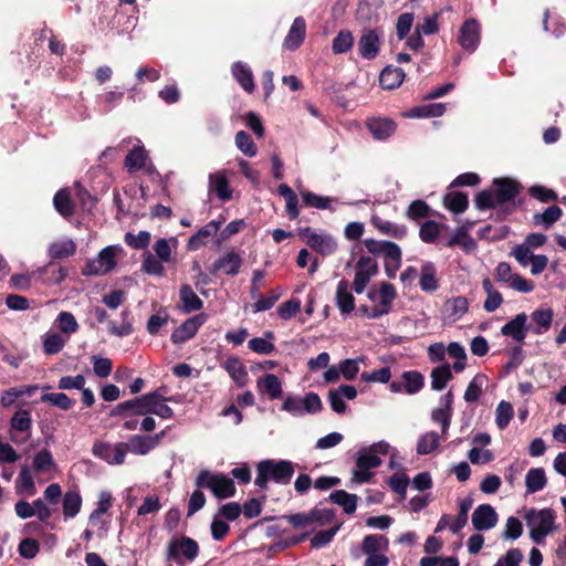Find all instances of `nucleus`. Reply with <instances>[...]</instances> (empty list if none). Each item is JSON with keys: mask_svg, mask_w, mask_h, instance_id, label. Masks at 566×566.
I'll return each instance as SVG.
<instances>
[{"mask_svg": "<svg viewBox=\"0 0 566 566\" xmlns=\"http://www.w3.org/2000/svg\"><path fill=\"white\" fill-rule=\"evenodd\" d=\"M53 203L55 210L64 218L71 217L74 213V205L67 189L59 190L53 198Z\"/></svg>", "mask_w": 566, "mask_h": 566, "instance_id": "a19ab883", "label": "nucleus"}, {"mask_svg": "<svg viewBox=\"0 0 566 566\" xmlns=\"http://www.w3.org/2000/svg\"><path fill=\"white\" fill-rule=\"evenodd\" d=\"M419 286L423 292L432 293L439 289V282L437 279V269L436 265L426 261L421 265Z\"/></svg>", "mask_w": 566, "mask_h": 566, "instance_id": "c85d7f7f", "label": "nucleus"}, {"mask_svg": "<svg viewBox=\"0 0 566 566\" xmlns=\"http://www.w3.org/2000/svg\"><path fill=\"white\" fill-rule=\"evenodd\" d=\"M363 243L370 254L384 256V259H395V255L398 256L400 250V247L392 241L365 239Z\"/></svg>", "mask_w": 566, "mask_h": 566, "instance_id": "412c9836", "label": "nucleus"}, {"mask_svg": "<svg viewBox=\"0 0 566 566\" xmlns=\"http://www.w3.org/2000/svg\"><path fill=\"white\" fill-rule=\"evenodd\" d=\"M480 41V25L475 19H467L460 28L459 43L469 51L473 52Z\"/></svg>", "mask_w": 566, "mask_h": 566, "instance_id": "dca6fc26", "label": "nucleus"}, {"mask_svg": "<svg viewBox=\"0 0 566 566\" xmlns=\"http://www.w3.org/2000/svg\"><path fill=\"white\" fill-rule=\"evenodd\" d=\"M306 34V22L303 17L294 19L287 35L284 39L283 46L290 51H295L304 42Z\"/></svg>", "mask_w": 566, "mask_h": 566, "instance_id": "5701e85b", "label": "nucleus"}, {"mask_svg": "<svg viewBox=\"0 0 566 566\" xmlns=\"http://www.w3.org/2000/svg\"><path fill=\"white\" fill-rule=\"evenodd\" d=\"M293 473L294 467L290 461L265 460L260 462L258 465V475L255 479V484L262 489L266 486L269 480L286 484L290 482Z\"/></svg>", "mask_w": 566, "mask_h": 566, "instance_id": "20e7f679", "label": "nucleus"}, {"mask_svg": "<svg viewBox=\"0 0 566 566\" xmlns=\"http://www.w3.org/2000/svg\"><path fill=\"white\" fill-rule=\"evenodd\" d=\"M235 145L244 155L249 157H253L256 155L258 147L252 140L251 136L244 130H240L237 133Z\"/></svg>", "mask_w": 566, "mask_h": 566, "instance_id": "4d7b16f0", "label": "nucleus"}, {"mask_svg": "<svg viewBox=\"0 0 566 566\" xmlns=\"http://www.w3.org/2000/svg\"><path fill=\"white\" fill-rule=\"evenodd\" d=\"M301 311V301L298 298H291L279 305L276 312L282 319H291L296 316Z\"/></svg>", "mask_w": 566, "mask_h": 566, "instance_id": "774afa93", "label": "nucleus"}, {"mask_svg": "<svg viewBox=\"0 0 566 566\" xmlns=\"http://www.w3.org/2000/svg\"><path fill=\"white\" fill-rule=\"evenodd\" d=\"M513 406L507 401H501L496 407L495 422L500 429H504L513 417Z\"/></svg>", "mask_w": 566, "mask_h": 566, "instance_id": "680f3d73", "label": "nucleus"}, {"mask_svg": "<svg viewBox=\"0 0 566 566\" xmlns=\"http://www.w3.org/2000/svg\"><path fill=\"white\" fill-rule=\"evenodd\" d=\"M547 478L544 469L533 468L525 475V485L527 493H536L545 488Z\"/></svg>", "mask_w": 566, "mask_h": 566, "instance_id": "f704fd0d", "label": "nucleus"}, {"mask_svg": "<svg viewBox=\"0 0 566 566\" xmlns=\"http://www.w3.org/2000/svg\"><path fill=\"white\" fill-rule=\"evenodd\" d=\"M443 206L455 214L463 213L469 207L468 195L462 191H450L443 196Z\"/></svg>", "mask_w": 566, "mask_h": 566, "instance_id": "2f4dec72", "label": "nucleus"}, {"mask_svg": "<svg viewBox=\"0 0 566 566\" xmlns=\"http://www.w3.org/2000/svg\"><path fill=\"white\" fill-rule=\"evenodd\" d=\"M378 273L377 261L368 255H361L355 264V277L353 290L361 294L370 282L371 277Z\"/></svg>", "mask_w": 566, "mask_h": 566, "instance_id": "1a4fd4ad", "label": "nucleus"}, {"mask_svg": "<svg viewBox=\"0 0 566 566\" xmlns=\"http://www.w3.org/2000/svg\"><path fill=\"white\" fill-rule=\"evenodd\" d=\"M205 323V316L202 314L195 315L186 319L179 327H177L171 334V342L175 344H181L192 338L198 332L199 327Z\"/></svg>", "mask_w": 566, "mask_h": 566, "instance_id": "a211bd4d", "label": "nucleus"}, {"mask_svg": "<svg viewBox=\"0 0 566 566\" xmlns=\"http://www.w3.org/2000/svg\"><path fill=\"white\" fill-rule=\"evenodd\" d=\"M119 245H108L98 252L96 259L87 260L81 273L84 276H102L112 272L116 265V255L122 252Z\"/></svg>", "mask_w": 566, "mask_h": 566, "instance_id": "0eeeda50", "label": "nucleus"}, {"mask_svg": "<svg viewBox=\"0 0 566 566\" xmlns=\"http://www.w3.org/2000/svg\"><path fill=\"white\" fill-rule=\"evenodd\" d=\"M199 553L197 542L187 536H174L167 545V560H172L178 565L187 562H193Z\"/></svg>", "mask_w": 566, "mask_h": 566, "instance_id": "6e6552de", "label": "nucleus"}, {"mask_svg": "<svg viewBox=\"0 0 566 566\" xmlns=\"http://www.w3.org/2000/svg\"><path fill=\"white\" fill-rule=\"evenodd\" d=\"M147 153L144 147H134L125 157L124 165L129 172H136L144 168Z\"/></svg>", "mask_w": 566, "mask_h": 566, "instance_id": "ea45409f", "label": "nucleus"}, {"mask_svg": "<svg viewBox=\"0 0 566 566\" xmlns=\"http://www.w3.org/2000/svg\"><path fill=\"white\" fill-rule=\"evenodd\" d=\"M163 436L164 432L154 437L135 434L130 437L128 442L125 444L127 447V451L138 455H146L159 443Z\"/></svg>", "mask_w": 566, "mask_h": 566, "instance_id": "4be33fe9", "label": "nucleus"}, {"mask_svg": "<svg viewBox=\"0 0 566 566\" xmlns=\"http://www.w3.org/2000/svg\"><path fill=\"white\" fill-rule=\"evenodd\" d=\"M302 201L306 207H313L317 209H329L332 199L329 197L319 196L312 191H303Z\"/></svg>", "mask_w": 566, "mask_h": 566, "instance_id": "6e6d98bb", "label": "nucleus"}, {"mask_svg": "<svg viewBox=\"0 0 566 566\" xmlns=\"http://www.w3.org/2000/svg\"><path fill=\"white\" fill-rule=\"evenodd\" d=\"M63 515L65 520L75 517L82 507V496L77 491L70 490L62 497Z\"/></svg>", "mask_w": 566, "mask_h": 566, "instance_id": "473e14b6", "label": "nucleus"}, {"mask_svg": "<svg viewBox=\"0 0 566 566\" xmlns=\"http://www.w3.org/2000/svg\"><path fill=\"white\" fill-rule=\"evenodd\" d=\"M349 282L340 280L336 286L335 304L343 315H348L355 308V297L349 291Z\"/></svg>", "mask_w": 566, "mask_h": 566, "instance_id": "393cba45", "label": "nucleus"}, {"mask_svg": "<svg viewBox=\"0 0 566 566\" xmlns=\"http://www.w3.org/2000/svg\"><path fill=\"white\" fill-rule=\"evenodd\" d=\"M33 469L38 473H50L55 469V462L49 450H41L33 458Z\"/></svg>", "mask_w": 566, "mask_h": 566, "instance_id": "a18cd8bd", "label": "nucleus"}, {"mask_svg": "<svg viewBox=\"0 0 566 566\" xmlns=\"http://www.w3.org/2000/svg\"><path fill=\"white\" fill-rule=\"evenodd\" d=\"M166 401H175L174 398L164 397L160 390H155L133 399V415L145 416L154 413L163 419H170L174 416L172 409Z\"/></svg>", "mask_w": 566, "mask_h": 566, "instance_id": "7ed1b4c3", "label": "nucleus"}, {"mask_svg": "<svg viewBox=\"0 0 566 566\" xmlns=\"http://www.w3.org/2000/svg\"><path fill=\"white\" fill-rule=\"evenodd\" d=\"M39 277L48 284H60L67 276V269L56 262H49L46 265L32 272V275Z\"/></svg>", "mask_w": 566, "mask_h": 566, "instance_id": "b1692460", "label": "nucleus"}, {"mask_svg": "<svg viewBox=\"0 0 566 566\" xmlns=\"http://www.w3.org/2000/svg\"><path fill=\"white\" fill-rule=\"evenodd\" d=\"M76 252V244L73 240L66 239L62 241H54L50 244L48 253L52 260L65 259L74 255Z\"/></svg>", "mask_w": 566, "mask_h": 566, "instance_id": "72a5a7b5", "label": "nucleus"}, {"mask_svg": "<svg viewBox=\"0 0 566 566\" xmlns=\"http://www.w3.org/2000/svg\"><path fill=\"white\" fill-rule=\"evenodd\" d=\"M492 187L476 193L475 208L480 211L499 208L496 219L504 220L515 211V199L523 187L520 181L510 177L494 178Z\"/></svg>", "mask_w": 566, "mask_h": 566, "instance_id": "f257e3e1", "label": "nucleus"}, {"mask_svg": "<svg viewBox=\"0 0 566 566\" xmlns=\"http://www.w3.org/2000/svg\"><path fill=\"white\" fill-rule=\"evenodd\" d=\"M440 440L441 437L434 431L423 433L417 442V453L421 455L431 453L439 447Z\"/></svg>", "mask_w": 566, "mask_h": 566, "instance_id": "c03bdc74", "label": "nucleus"}, {"mask_svg": "<svg viewBox=\"0 0 566 566\" xmlns=\"http://www.w3.org/2000/svg\"><path fill=\"white\" fill-rule=\"evenodd\" d=\"M472 506L471 500H463L460 502L459 505V513L450 524V531L453 534L459 533L467 524L468 522V513Z\"/></svg>", "mask_w": 566, "mask_h": 566, "instance_id": "603ef678", "label": "nucleus"}, {"mask_svg": "<svg viewBox=\"0 0 566 566\" xmlns=\"http://www.w3.org/2000/svg\"><path fill=\"white\" fill-rule=\"evenodd\" d=\"M266 338L255 337L249 340V349L256 354H271L275 350L274 345L269 340V338H273V333H265Z\"/></svg>", "mask_w": 566, "mask_h": 566, "instance_id": "13d9d810", "label": "nucleus"}, {"mask_svg": "<svg viewBox=\"0 0 566 566\" xmlns=\"http://www.w3.org/2000/svg\"><path fill=\"white\" fill-rule=\"evenodd\" d=\"M209 188L222 201H228L232 198V190L230 188L229 180L221 171L210 175Z\"/></svg>", "mask_w": 566, "mask_h": 566, "instance_id": "7c9ffc66", "label": "nucleus"}, {"mask_svg": "<svg viewBox=\"0 0 566 566\" xmlns=\"http://www.w3.org/2000/svg\"><path fill=\"white\" fill-rule=\"evenodd\" d=\"M405 76L406 74L401 67L388 65L380 72L379 83L385 90H395L402 84Z\"/></svg>", "mask_w": 566, "mask_h": 566, "instance_id": "cd10ccee", "label": "nucleus"}, {"mask_svg": "<svg viewBox=\"0 0 566 566\" xmlns=\"http://www.w3.org/2000/svg\"><path fill=\"white\" fill-rule=\"evenodd\" d=\"M389 450L390 446L386 441H378L360 449L356 454L355 467L352 470V482L358 484L369 482L374 476L371 470L381 464L379 454H387Z\"/></svg>", "mask_w": 566, "mask_h": 566, "instance_id": "f03ea898", "label": "nucleus"}, {"mask_svg": "<svg viewBox=\"0 0 566 566\" xmlns=\"http://www.w3.org/2000/svg\"><path fill=\"white\" fill-rule=\"evenodd\" d=\"M11 427L15 431L22 433L29 432L31 428V416L28 410H18L11 419Z\"/></svg>", "mask_w": 566, "mask_h": 566, "instance_id": "0e129e2a", "label": "nucleus"}, {"mask_svg": "<svg viewBox=\"0 0 566 566\" xmlns=\"http://www.w3.org/2000/svg\"><path fill=\"white\" fill-rule=\"evenodd\" d=\"M379 304L374 305L370 310L369 318H377L388 314L391 311L392 302L397 297L396 287L389 282H381L379 287Z\"/></svg>", "mask_w": 566, "mask_h": 566, "instance_id": "2eb2a0df", "label": "nucleus"}, {"mask_svg": "<svg viewBox=\"0 0 566 566\" xmlns=\"http://www.w3.org/2000/svg\"><path fill=\"white\" fill-rule=\"evenodd\" d=\"M259 387L264 390L271 399H276L282 394L281 381L275 375L269 374L258 381Z\"/></svg>", "mask_w": 566, "mask_h": 566, "instance_id": "8fccbe9b", "label": "nucleus"}, {"mask_svg": "<svg viewBox=\"0 0 566 566\" xmlns=\"http://www.w3.org/2000/svg\"><path fill=\"white\" fill-rule=\"evenodd\" d=\"M307 245L323 255L331 254L336 250L335 241L318 233L310 237V240H307Z\"/></svg>", "mask_w": 566, "mask_h": 566, "instance_id": "49530a36", "label": "nucleus"}, {"mask_svg": "<svg viewBox=\"0 0 566 566\" xmlns=\"http://www.w3.org/2000/svg\"><path fill=\"white\" fill-rule=\"evenodd\" d=\"M440 224L437 221L428 220L423 222L419 230V237L424 243H433L440 231Z\"/></svg>", "mask_w": 566, "mask_h": 566, "instance_id": "e2e57ef3", "label": "nucleus"}, {"mask_svg": "<svg viewBox=\"0 0 566 566\" xmlns=\"http://www.w3.org/2000/svg\"><path fill=\"white\" fill-rule=\"evenodd\" d=\"M277 192L285 200V212L290 220H296L300 217L298 197L294 190L286 184L277 187Z\"/></svg>", "mask_w": 566, "mask_h": 566, "instance_id": "c756f323", "label": "nucleus"}, {"mask_svg": "<svg viewBox=\"0 0 566 566\" xmlns=\"http://www.w3.org/2000/svg\"><path fill=\"white\" fill-rule=\"evenodd\" d=\"M562 214L563 210L558 206L553 205L546 208L544 212L535 213L533 216V221L536 226H543L545 229H549L560 219Z\"/></svg>", "mask_w": 566, "mask_h": 566, "instance_id": "58836bf2", "label": "nucleus"}, {"mask_svg": "<svg viewBox=\"0 0 566 566\" xmlns=\"http://www.w3.org/2000/svg\"><path fill=\"white\" fill-rule=\"evenodd\" d=\"M224 218L221 216L220 220H212L201 227L193 235H191L187 242V249L189 251H197L205 247L209 239L217 234Z\"/></svg>", "mask_w": 566, "mask_h": 566, "instance_id": "4468645a", "label": "nucleus"}, {"mask_svg": "<svg viewBox=\"0 0 566 566\" xmlns=\"http://www.w3.org/2000/svg\"><path fill=\"white\" fill-rule=\"evenodd\" d=\"M365 125L373 138L380 142L389 139L397 130V123L390 117H368Z\"/></svg>", "mask_w": 566, "mask_h": 566, "instance_id": "f8f14e48", "label": "nucleus"}, {"mask_svg": "<svg viewBox=\"0 0 566 566\" xmlns=\"http://www.w3.org/2000/svg\"><path fill=\"white\" fill-rule=\"evenodd\" d=\"M430 210L429 205L424 200L417 199L409 205L406 216L410 220L423 219L430 214Z\"/></svg>", "mask_w": 566, "mask_h": 566, "instance_id": "052dcab7", "label": "nucleus"}, {"mask_svg": "<svg viewBox=\"0 0 566 566\" xmlns=\"http://www.w3.org/2000/svg\"><path fill=\"white\" fill-rule=\"evenodd\" d=\"M127 447L124 442L109 443L99 441L93 446V454L111 465H120L125 461Z\"/></svg>", "mask_w": 566, "mask_h": 566, "instance_id": "9b49d317", "label": "nucleus"}, {"mask_svg": "<svg viewBox=\"0 0 566 566\" xmlns=\"http://www.w3.org/2000/svg\"><path fill=\"white\" fill-rule=\"evenodd\" d=\"M388 539L382 535H367L365 536L361 549L367 554L379 553L380 551L387 549Z\"/></svg>", "mask_w": 566, "mask_h": 566, "instance_id": "09e8293b", "label": "nucleus"}, {"mask_svg": "<svg viewBox=\"0 0 566 566\" xmlns=\"http://www.w3.org/2000/svg\"><path fill=\"white\" fill-rule=\"evenodd\" d=\"M231 73L234 80L247 93H253L255 88L254 76L252 70L247 63L241 61L234 62L231 66Z\"/></svg>", "mask_w": 566, "mask_h": 566, "instance_id": "a878e982", "label": "nucleus"}, {"mask_svg": "<svg viewBox=\"0 0 566 566\" xmlns=\"http://www.w3.org/2000/svg\"><path fill=\"white\" fill-rule=\"evenodd\" d=\"M553 315L552 308L535 310L531 315L532 322L535 324V327L531 326L533 332L535 334H543L547 332L551 328Z\"/></svg>", "mask_w": 566, "mask_h": 566, "instance_id": "e433bc0d", "label": "nucleus"}, {"mask_svg": "<svg viewBox=\"0 0 566 566\" xmlns=\"http://www.w3.org/2000/svg\"><path fill=\"white\" fill-rule=\"evenodd\" d=\"M451 378L449 366H438L431 371V387L434 390L443 389Z\"/></svg>", "mask_w": 566, "mask_h": 566, "instance_id": "5fc2aeb1", "label": "nucleus"}, {"mask_svg": "<svg viewBox=\"0 0 566 566\" xmlns=\"http://www.w3.org/2000/svg\"><path fill=\"white\" fill-rule=\"evenodd\" d=\"M530 328L531 325L527 326V315L523 312L503 325L501 333L505 336L512 337L517 343H522Z\"/></svg>", "mask_w": 566, "mask_h": 566, "instance_id": "aec40b11", "label": "nucleus"}, {"mask_svg": "<svg viewBox=\"0 0 566 566\" xmlns=\"http://www.w3.org/2000/svg\"><path fill=\"white\" fill-rule=\"evenodd\" d=\"M66 338L59 333H48L43 340L45 354H57L65 345Z\"/></svg>", "mask_w": 566, "mask_h": 566, "instance_id": "bf43d9fd", "label": "nucleus"}, {"mask_svg": "<svg viewBox=\"0 0 566 566\" xmlns=\"http://www.w3.org/2000/svg\"><path fill=\"white\" fill-rule=\"evenodd\" d=\"M242 262L243 260L240 254L234 250H231L219 256L209 268V272L214 275L221 271L227 275L235 276L240 272Z\"/></svg>", "mask_w": 566, "mask_h": 566, "instance_id": "ddd939ff", "label": "nucleus"}, {"mask_svg": "<svg viewBox=\"0 0 566 566\" xmlns=\"http://www.w3.org/2000/svg\"><path fill=\"white\" fill-rule=\"evenodd\" d=\"M525 522L530 528V536L533 542L541 544L552 532L555 517L553 511L549 509H532L525 514Z\"/></svg>", "mask_w": 566, "mask_h": 566, "instance_id": "39448f33", "label": "nucleus"}, {"mask_svg": "<svg viewBox=\"0 0 566 566\" xmlns=\"http://www.w3.org/2000/svg\"><path fill=\"white\" fill-rule=\"evenodd\" d=\"M112 494L108 491H103L98 495L97 507L91 513L90 522L94 523L112 506Z\"/></svg>", "mask_w": 566, "mask_h": 566, "instance_id": "69168bd1", "label": "nucleus"}, {"mask_svg": "<svg viewBox=\"0 0 566 566\" xmlns=\"http://www.w3.org/2000/svg\"><path fill=\"white\" fill-rule=\"evenodd\" d=\"M460 245L465 252H471L476 248L475 241L470 237L464 227L457 229L455 234L449 239L447 247Z\"/></svg>", "mask_w": 566, "mask_h": 566, "instance_id": "37998d69", "label": "nucleus"}, {"mask_svg": "<svg viewBox=\"0 0 566 566\" xmlns=\"http://www.w3.org/2000/svg\"><path fill=\"white\" fill-rule=\"evenodd\" d=\"M333 503L340 505L348 514L354 513L357 507V495L343 490L333 491L329 495Z\"/></svg>", "mask_w": 566, "mask_h": 566, "instance_id": "79ce46f5", "label": "nucleus"}, {"mask_svg": "<svg viewBox=\"0 0 566 566\" xmlns=\"http://www.w3.org/2000/svg\"><path fill=\"white\" fill-rule=\"evenodd\" d=\"M381 34L378 29L365 28L357 43L358 54L365 60H375L381 49Z\"/></svg>", "mask_w": 566, "mask_h": 566, "instance_id": "9d476101", "label": "nucleus"}, {"mask_svg": "<svg viewBox=\"0 0 566 566\" xmlns=\"http://www.w3.org/2000/svg\"><path fill=\"white\" fill-rule=\"evenodd\" d=\"M497 514L490 504L479 505L472 514V525L476 531H488L497 523Z\"/></svg>", "mask_w": 566, "mask_h": 566, "instance_id": "f3484780", "label": "nucleus"}, {"mask_svg": "<svg viewBox=\"0 0 566 566\" xmlns=\"http://www.w3.org/2000/svg\"><path fill=\"white\" fill-rule=\"evenodd\" d=\"M452 401L453 396L449 391L443 397H441L439 407L436 408L431 413L432 420L441 424V432L443 437L447 436L451 423Z\"/></svg>", "mask_w": 566, "mask_h": 566, "instance_id": "6ab92c4d", "label": "nucleus"}, {"mask_svg": "<svg viewBox=\"0 0 566 566\" xmlns=\"http://www.w3.org/2000/svg\"><path fill=\"white\" fill-rule=\"evenodd\" d=\"M224 367L238 386L243 387L248 384V373L242 363L237 357H230L226 361Z\"/></svg>", "mask_w": 566, "mask_h": 566, "instance_id": "4c0bfd02", "label": "nucleus"}, {"mask_svg": "<svg viewBox=\"0 0 566 566\" xmlns=\"http://www.w3.org/2000/svg\"><path fill=\"white\" fill-rule=\"evenodd\" d=\"M370 222L381 234L398 240L403 239L408 233V229L405 224H397L388 220H384L376 214L371 217Z\"/></svg>", "mask_w": 566, "mask_h": 566, "instance_id": "bb28decb", "label": "nucleus"}, {"mask_svg": "<svg viewBox=\"0 0 566 566\" xmlns=\"http://www.w3.org/2000/svg\"><path fill=\"white\" fill-rule=\"evenodd\" d=\"M354 45V36L349 30H340L333 39L332 51L334 54L348 52Z\"/></svg>", "mask_w": 566, "mask_h": 566, "instance_id": "de8ad7c7", "label": "nucleus"}, {"mask_svg": "<svg viewBox=\"0 0 566 566\" xmlns=\"http://www.w3.org/2000/svg\"><path fill=\"white\" fill-rule=\"evenodd\" d=\"M163 263V261L147 251L142 262V271L150 275L164 276L165 268Z\"/></svg>", "mask_w": 566, "mask_h": 566, "instance_id": "3c124183", "label": "nucleus"}, {"mask_svg": "<svg viewBox=\"0 0 566 566\" xmlns=\"http://www.w3.org/2000/svg\"><path fill=\"white\" fill-rule=\"evenodd\" d=\"M196 485L198 488L209 489L218 499L231 497L235 493V485L231 478L208 470H203L198 474Z\"/></svg>", "mask_w": 566, "mask_h": 566, "instance_id": "423d86ee", "label": "nucleus"}, {"mask_svg": "<svg viewBox=\"0 0 566 566\" xmlns=\"http://www.w3.org/2000/svg\"><path fill=\"white\" fill-rule=\"evenodd\" d=\"M56 324L59 329L65 334L74 333L78 328L75 316L72 313L65 311L57 315Z\"/></svg>", "mask_w": 566, "mask_h": 566, "instance_id": "338daca9", "label": "nucleus"}, {"mask_svg": "<svg viewBox=\"0 0 566 566\" xmlns=\"http://www.w3.org/2000/svg\"><path fill=\"white\" fill-rule=\"evenodd\" d=\"M179 296L184 305V311L186 313H190L193 311H199L203 306V302L200 297L193 292L192 287L188 284H184L179 290Z\"/></svg>", "mask_w": 566, "mask_h": 566, "instance_id": "c9c22d12", "label": "nucleus"}, {"mask_svg": "<svg viewBox=\"0 0 566 566\" xmlns=\"http://www.w3.org/2000/svg\"><path fill=\"white\" fill-rule=\"evenodd\" d=\"M151 240V235L148 231L142 230L138 234H134L132 232H127L124 237L125 243L136 250L146 249Z\"/></svg>", "mask_w": 566, "mask_h": 566, "instance_id": "864d4df0", "label": "nucleus"}]
</instances>
